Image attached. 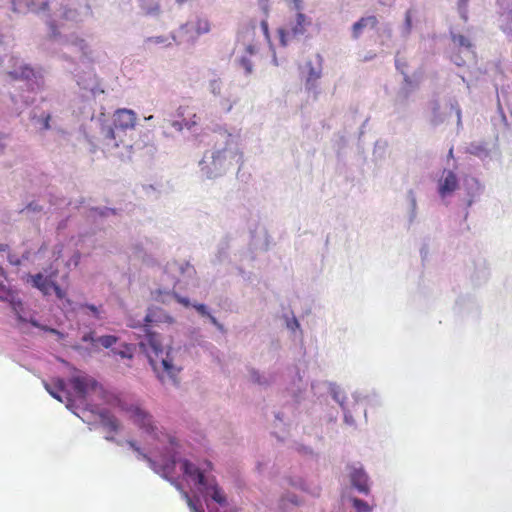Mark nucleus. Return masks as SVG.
Here are the masks:
<instances>
[{
	"label": "nucleus",
	"instance_id": "13",
	"mask_svg": "<svg viewBox=\"0 0 512 512\" xmlns=\"http://www.w3.org/2000/svg\"><path fill=\"white\" fill-rule=\"evenodd\" d=\"M351 484L363 494H368L370 491L368 476L362 468L353 467L350 472Z\"/></svg>",
	"mask_w": 512,
	"mask_h": 512
},
{
	"label": "nucleus",
	"instance_id": "25",
	"mask_svg": "<svg viewBox=\"0 0 512 512\" xmlns=\"http://www.w3.org/2000/svg\"><path fill=\"white\" fill-rule=\"evenodd\" d=\"M127 444L141 457L143 460L150 461V458L147 456V454L143 453L141 448L137 446L136 442L133 440L127 441Z\"/></svg>",
	"mask_w": 512,
	"mask_h": 512
},
{
	"label": "nucleus",
	"instance_id": "6",
	"mask_svg": "<svg viewBox=\"0 0 512 512\" xmlns=\"http://www.w3.org/2000/svg\"><path fill=\"white\" fill-rule=\"evenodd\" d=\"M310 25L311 19L305 14L298 12L283 27L278 29L280 44L284 47L287 46L293 39L304 35Z\"/></svg>",
	"mask_w": 512,
	"mask_h": 512
},
{
	"label": "nucleus",
	"instance_id": "12",
	"mask_svg": "<svg viewBox=\"0 0 512 512\" xmlns=\"http://www.w3.org/2000/svg\"><path fill=\"white\" fill-rule=\"evenodd\" d=\"M181 469L183 473L186 476H188L192 481L202 486L204 489L208 490L207 480L203 472L196 465H194L188 460H183L181 462Z\"/></svg>",
	"mask_w": 512,
	"mask_h": 512
},
{
	"label": "nucleus",
	"instance_id": "48",
	"mask_svg": "<svg viewBox=\"0 0 512 512\" xmlns=\"http://www.w3.org/2000/svg\"><path fill=\"white\" fill-rule=\"evenodd\" d=\"M255 382L261 383L258 377L255 378Z\"/></svg>",
	"mask_w": 512,
	"mask_h": 512
},
{
	"label": "nucleus",
	"instance_id": "9",
	"mask_svg": "<svg viewBox=\"0 0 512 512\" xmlns=\"http://www.w3.org/2000/svg\"><path fill=\"white\" fill-rule=\"evenodd\" d=\"M177 116L181 118V122H173V126L181 130L183 127L188 129L195 126L198 122V117L195 108L190 105H181L177 109Z\"/></svg>",
	"mask_w": 512,
	"mask_h": 512
},
{
	"label": "nucleus",
	"instance_id": "47",
	"mask_svg": "<svg viewBox=\"0 0 512 512\" xmlns=\"http://www.w3.org/2000/svg\"><path fill=\"white\" fill-rule=\"evenodd\" d=\"M232 108V105H229L228 108H227V111H230Z\"/></svg>",
	"mask_w": 512,
	"mask_h": 512
},
{
	"label": "nucleus",
	"instance_id": "44",
	"mask_svg": "<svg viewBox=\"0 0 512 512\" xmlns=\"http://www.w3.org/2000/svg\"><path fill=\"white\" fill-rule=\"evenodd\" d=\"M5 249H6V245L0 244V251H5Z\"/></svg>",
	"mask_w": 512,
	"mask_h": 512
},
{
	"label": "nucleus",
	"instance_id": "7",
	"mask_svg": "<svg viewBox=\"0 0 512 512\" xmlns=\"http://www.w3.org/2000/svg\"><path fill=\"white\" fill-rule=\"evenodd\" d=\"M56 277V272H52L47 276H44L42 273H37L35 275L28 276V282L32 284L33 287L37 288L42 292L43 295H50L53 290L60 300H65L67 305H71V300L66 298L65 291L54 281Z\"/></svg>",
	"mask_w": 512,
	"mask_h": 512
},
{
	"label": "nucleus",
	"instance_id": "3",
	"mask_svg": "<svg viewBox=\"0 0 512 512\" xmlns=\"http://www.w3.org/2000/svg\"><path fill=\"white\" fill-rule=\"evenodd\" d=\"M147 356L154 372L162 382L165 380H176L181 368L174 363L172 351L164 350L153 335H149Z\"/></svg>",
	"mask_w": 512,
	"mask_h": 512
},
{
	"label": "nucleus",
	"instance_id": "26",
	"mask_svg": "<svg viewBox=\"0 0 512 512\" xmlns=\"http://www.w3.org/2000/svg\"><path fill=\"white\" fill-rule=\"evenodd\" d=\"M71 43L78 47L84 55H87L88 45L84 39L75 38V40H73Z\"/></svg>",
	"mask_w": 512,
	"mask_h": 512
},
{
	"label": "nucleus",
	"instance_id": "24",
	"mask_svg": "<svg viewBox=\"0 0 512 512\" xmlns=\"http://www.w3.org/2000/svg\"><path fill=\"white\" fill-rule=\"evenodd\" d=\"M453 41L457 43L459 46L470 48L471 43L468 38H466L464 35H454Z\"/></svg>",
	"mask_w": 512,
	"mask_h": 512
},
{
	"label": "nucleus",
	"instance_id": "22",
	"mask_svg": "<svg viewBox=\"0 0 512 512\" xmlns=\"http://www.w3.org/2000/svg\"><path fill=\"white\" fill-rule=\"evenodd\" d=\"M32 74H33V71L29 67L22 68L21 74H18L16 71H11L8 73V75L12 79H18V78L28 79Z\"/></svg>",
	"mask_w": 512,
	"mask_h": 512
},
{
	"label": "nucleus",
	"instance_id": "37",
	"mask_svg": "<svg viewBox=\"0 0 512 512\" xmlns=\"http://www.w3.org/2000/svg\"><path fill=\"white\" fill-rule=\"evenodd\" d=\"M208 318L210 320V322L216 326L217 328L219 329H222V325L218 322V320L211 314L208 315Z\"/></svg>",
	"mask_w": 512,
	"mask_h": 512
},
{
	"label": "nucleus",
	"instance_id": "8",
	"mask_svg": "<svg viewBox=\"0 0 512 512\" xmlns=\"http://www.w3.org/2000/svg\"><path fill=\"white\" fill-rule=\"evenodd\" d=\"M238 41L244 47L246 54L249 56L255 55L259 50L255 24L244 27L238 34Z\"/></svg>",
	"mask_w": 512,
	"mask_h": 512
},
{
	"label": "nucleus",
	"instance_id": "34",
	"mask_svg": "<svg viewBox=\"0 0 512 512\" xmlns=\"http://www.w3.org/2000/svg\"><path fill=\"white\" fill-rule=\"evenodd\" d=\"M76 16V11L69 9L64 12L62 17L66 20H75Z\"/></svg>",
	"mask_w": 512,
	"mask_h": 512
},
{
	"label": "nucleus",
	"instance_id": "19",
	"mask_svg": "<svg viewBox=\"0 0 512 512\" xmlns=\"http://www.w3.org/2000/svg\"><path fill=\"white\" fill-rule=\"evenodd\" d=\"M177 488L179 490H181L182 497H183V499H185L191 512H204V510L201 507L197 506V504L194 502V500L189 496L188 492L182 490L179 485H177Z\"/></svg>",
	"mask_w": 512,
	"mask_h": 512
},
{
	"label": "nucleus",
	"instance_id": "41",
	"mask_svg": "<svg viewBox=\"0 0 512 512\" xmlns=\"http://www.w3.org/2000/svg\"><path fill=\"white\" fill-rule=\"evenodd\" d=\"M145 321H146L147 323L152 322V318H151V315H150V314H147V315H146V317H145Z\"/></svg>",
	"mask_w": 512,
	"mask_h": 512
},
{
	"label": "nucleus",
	"instance_id": "30",
	"mask_svg": "<svg viewBox=\"0 0 512 512\" xmlns=\"http://www.w3.org/2000/svg\"><path fill=\"white\" fill-rule=\"evenodd\" d=\"M210 90L213 94L218 95L221 92V82L220 80H212L210 82Z\"/></svg>",
	"mask_w": 512,
	"mask_h": 512
},
{
	"label": "nucleus",
	"instance_id": "1",
	"mask_svg": "<svg viewBox=\"0 0 512 512\" xmlns=\"http://www.w3.org/2000/svg\"><path fill=\"white\" fill-rule=\"evenodd\" d=\"M106 403L125 413L143 433L159 439V429L153 415L138 400L123 393H109Z\"/></svg>",
	"mask_w": 512,
	"mask_h": 512
},
{
	"label": "nucleus",
	"instance_id": "17",
	"mask_svg": "<svg viewBox=\"0 0 512 512\" xmlns=\"http://www.w3.org/2000/svg\"><path fill=\"white\" fill-rule=\"evenodd\" d=\"M208 490L204 489L206 491V493H210L212 499L219 503V504H225L226 503V497L225 495L223 494L222 490L216 485H210L208 486Z\"/></svg>",
	"mask_w": 512,
	"mask_h": 512
},
{
	"label": "nucleus",
	"instance_id": "43",
	"mask_svg": "<svg viewBox=\"0 0 512 512\" xmlns=\"http://www.w3.org/2000/svg\"><path fill=\"white\" fill-rule=\"evenodd\" d=\"M161 294H162V291L161 290H157L156 291V299H158Z\"/></svg>",
	"mask_w": 512,
	"mask_h": 512
},
{
	"label": "nucleus",
	"instance_id": "42",
	"mask_svg": "<svg viewBox=\"0 0 512 512\" xmlns=\"http://www.w3.org/2000/svg\"><path fill=\"white\" fill-rule=\"evenodd\" d=\"M5 290V286L0 282V292ZM0 299H3L2 296H0Z\"/></svg>",
	"mask_w": 512,
	"mask_h": 512
},
{
	"label": "nucleus",
	"instance_id": "18",
	"mask_svg": "<svg viewBox=\"0 0 512 512\" xmlns=\"http://www.w3.org/2000/svg\"><path fill=\"white\" fill-rule=\"evenodd\" d=\"M350 501L352 503L353 508L357 512H371L372 511V507L367 502H365L359 498L352 497V498H350Z\"/></svg>",
	"mask_w": 512,
	"mask_h": 512
},
{
	"label": "nucleus",
	"instance_id": "38",
	"mask_svg": "<svg viewBox=\"0 0 512 512\" xmlns=\"http://www.w3.org/2000/svg\"><path fill=\"white\" fill-rule=\"evenodd\" d=\"M164 39L162 37H149L147 38V43H162Z\"/></svg>",
	"mask_w": 512,
	"mask_h": 512
},
{
	"label": "nucleus",
	"instance_id": "27",
	"mask_svg": "<svg viewBox=\"0 0 512 512\" xmlns=\"http://www.w3.org/2000/svg\"><path fill=\"white\" fill-rule=\"evenodd\" d=\"M240 65L245 70L246 74L252 73L253 65L249 58H247L246 56H243L240 59Z\"/></svg>",
	"mask_w": 512,
	"mask_h": 512
},
{
	"label": "nucleus",
	"instance_id": "45",
	"mask_svg": "<svg viewBox=\"0 0 512 512\" xmlns=\"http://www.w3.org/2000/svg\"><path fill=\"white\" fill-rule=\"evenodd\" d=\"M176 1H177V3H179V4H182V3H183V2H185L186 0H176Z\"/></svg>",
	"mask_w": 512,
	"mask_h": 512
},
{
	"label": "nucleus",
	"instance_id": "23",
	"mask_svg": "<svg viewBox=\"0 0 512 512\" xmlns=\"http://www.w3.org/2000/svg\"><path fill=\"white\" fill-rule=\"evenodd\" d=\"M210 30V24L205 19H199L196 23V32L198 34H204L209 32Z\"/></svg>",
	"mask_w": 512,
	"mask_h": 512
},
{
	"label": "nucleus",
	"instance_id": "11",
	"mask_svg": "<svg viewBox=\"0 0 512 512\" xmlns=\"http://www.w3.org/2000/svg\"><path fill=\"white\" fill-rule=\"evenodd\" d=\"M458 188V178L451 170H444L438 184V192L442 198L452 194Z\"/></svg>",
	"mask_w": 512,
	"mask_h": 512
},
{
	"label": "nucleus",
	"instance_id": "15",
	"mask_svg": "<svg viewBox=\"0 0 512 512\" xmlns=\"http://www.w3.org/2000/svg\"><path fill=\"white\" fill-rule=\"evenodd\" d=\"M45 388L48 393L60 402H64V398L67 397L65 382L62 379H56L52 384H45Z\"/></svg>",
	"mask_w": 512,
	"mask_h": 512
},
{
	"label": "nucleus",
	"instance_id": "33",
	"mask_svg": "<svg viewBox=\"0 0 512 512\" xmlns=\"http://www.w3.org/2000/svg\"><path fill=\"white\" fill-rule=\"evenodd\" d=\"M115 354H118L120 355L122 358H129L131 359L133 354H132V351H131V348L130 347H126L125 350H122V351H114Z\"/></svg>",
	"mask_w": 512,
	"mask_h": 512
},
{
	"label": "nucleus",
	"instance_id": "36",
	"mask_svg": "<svg viewBox=\"0 0 512 512\" xmlns=\"http://www.w3.org/2000/svg\"><path fill=\"white\" fill-rule=\"evenodd\" d=\"M83 308H87L90 310L97 318L99 317V310L98 308L93 304H84L82 305Z\"/></svg>",
	"mask_w": 512,
	"mask_h": 512
},
{
	"label": "nucleus",
	"instance_id": "46",
	"mask_svg": "<svg viewBox=\"0 0 512 512\" xmlns=\"http://www.w3.org/2000/svg\"><path fill=\"white\" fill-rule=\"evenodd\" d=\"M106 440H111L112 441V440H114V438L113 437H111V438L110 437H106Z\"/></svg>",
	"mask_w": 512,
	"mask_h": 512
},
{
	"label": "nucleus",
	"instance_id": "10",
	"mask_svg": "<svg viewBox=\"0 0 512 512\" xmlns=\"http://www.w3.org/2000/svg\"><path fill=\"white\" fill-rule=\"evenodd\" d=\"M72 387L80 399H85L90 391L97 388L98 383L88 376H76L71 379Z\"/></svg>",
	"mask_w": 512,
	"mask_h": 512
},
{
	"label": "nucleus",
	"instance_id": "5",
	"mask_svg": "<svg viewBox=\"0 0 512 512\" xmlns=\"http://www.w3.org/2000/svg\"><path fill=\"white\" fill-rule=\"evenodd\" d=\"M137 121L136 113L133 110L122 108L113 114L112 126L106 131L105 138L114 141V146H119L117 139L122 142L121 133L134 129Z\"/></svg>",
	"mask_w": 512,
	"mask_h": 512
},
{
	"label": "nucleus",
	"instance_id": "4",
	"mask_svg": "<svg viewBox=\"0 0 512 512\" xmlns=\"http://www.w3.org/2000/svg\"><path fill=\"white\" fill-rule=\"evenodd\" d=\"M218 136L222 139L223 147L214 150L210 155L205 153L199 164L202 174L208 179L222 176L228 166V150L232 144V135L226 131H220Z\"/></svg>",
	"mask_w": 512,
	"mask_h": 512
},
{
	"label": "nucleus",
	"instance_id": "31",
	"mask_svg": "<svg viewBox=\"0 0 512 512\" xmlns=\"http://www.w3.org/2000/svg\"><path fill=\"white\" fill-rule=\"evenodd\" d=\"M260 27L263 33V36L266 40H270L269 26L266 20H262L260 23Z\"/></svg>",
	"mask_w": 512,
	"mask_h": 512
},
{
	"label": "nucleus",
	"instance_id": "20",
	"mask_svg": "<svg viewBox=\"0 0 512 512\" xmlns=\"http://www.w3.org/2000/svg\"><path fill=\"white\" fill-rule=\"evenodd\" d=\"M501 28L505 32H512V10L501 15Z\"/></svg>",
	"mask_w": 512,
	"mask_h": 512
},
{
	"label": "nucleus",
	"instance_id": "29",
	"mask_svg": "<svg viewBox=\"0 0 512 512\" xmlns=\"http://www.w3.org/2000/svg\"><path fill=\"white\" fill-rule=\"evenodd\" d=\"M171 294L175 298V300L178 303H180L181 305H183L184 307H189L191 305L188 298L182 297L181 295H179L178 293H176L174 291Z\"/></svg>",
	"mask_w": 512,
	"mask_h": 512
},
{
	"label": "nucleus",
	"instance_id": "14",
	"mask_svg": "<svg viewBox=\"0 0 512 512\" xmlns=\"http://www.w3.org/2000/svg\"><path fill=\"white\" fill-rule=\"evenodd\" d=\"M378 25V19L374 15L361 17L357 22H355L352 26V36L354 39H358L363 30L366 28L374 29Z\"/></svg>",
	"mask_w": 512,
	"mask_h": 512
},
{
	"label": "nucleus",
	"instance_id": "35",
	"mask_svg": "<svg viewBox=\"0 0 512 512\" xmlns=\"http://www.w3.org/2000/svg\"><path fill=\"white\" fill-rule=\"evenodd\" d=\"M320 78V73L319 72H316L313 68L311 69L310 73H309V77L307 79V83H309L310 81H316L317 79Z\"/></svg>",
	"mask_w": 512,
	"mask_h": 512
},
{
	"label": "nucleus",
	"instance_id": "2",
	"mask_svg": "<svg viewBox=\"0 0 512 512\" xmlns=\"http://www.w3.org/2000/svg\"><path fill=\"white\" fill-rule=\"evenodd\" d=\"M106 403L125 413L143 433L159 439V429L153 415L138 400L123 393H109Z\"/></svg>",
	"mask_w": 512,
	"mask_h": 512
},
{
	"label": "nucleus",
	"instance_id": "32",
	"mask_svg": "<svg viewBox=\"0 0 512 512\" xmlns=\"http://www.w3.org/2000/svg\"><path fill=\"white\" fill-rule=\"evenodd\" d=\"M193 307L196 309V311L201 314L202 316L208 317L210 314L207 310V307L204 304H193Z\"/></svg>",
	"mask_w": 512,
	"mask_h": 512
},
{
	"label": "nucleus",
	"instance_id": "21",
	"mask_svg": "<svg viewBox=\"0 0 512 512\" xmlns=\"http://www.w3.org/2000/svg\"><path fill=\"white\" fill-rule=\"evenodd\" d=\"M118 341V338L113 335H104L97 339V342L100 343L104 348H110Z\"/></svg>",
	"mask_w": 512,
	"mask_h": 512
},
{
	"label": "nucleus",
	"instance_id": "39",
	"mask_svg": "<svg viewBox=\"0 0 512 512\" xmlns=\"http://www.w3.org/2000/svg\"><path fill=\"white\" fill-rule=\"evenodd\" d=\"M50 119H51L50 115H46V117L43 119V128L44 129L50 128V124H49Z\"/></svg>",
	"mask_w": 512,
	"mask_h": 512
},
{
	"label": "nucleus",
	"instance_id": "40",
	"mask_svg": "<svg viewBox=\"0 0 512 512\" xmlns=\"http://www.w3.org/2000/svg\"><path fill=\"white\" fill-rule=\"evenodd\" d=\"M294 2H295V5H296V8L298 10H300L301 9V0H294Z\"/></svg>",
	"mask_w": 512,
	"mask_h": 512
},
{
	"label": "nucleus",
	"instance_id": "28",
	"mask_svg": "<svg viewBox=\"0 0 512 512\" xmlns=\"http://www.w3.org/2000/svg\"><path fill=\"white\" fill-rule=\"evenodd\" d=\"M173 266L177 267V269H178L181 273H184V272H186V271H194L193 266H191L188 262H183V263H177V262H174V263H173Z\"/></svg>",
	"mask_w": 512,
	"mask_h": 512
},
{
	"label": "nucleus",
	"instance_id": "16",
	"mask_svg": "<svg viewBox=\"0 0 512 512\" xmlns=\"http://www.w3.org/2000/svg\"><path fill=\"white\" fill-rule=\"evenodd\" d=\"M101 424L111 432H117L120 428L118 419L107 410L99 413Z\"/></svg>",
	"mask_w": 512,
	"mask_h": 512
}]
</instances>
